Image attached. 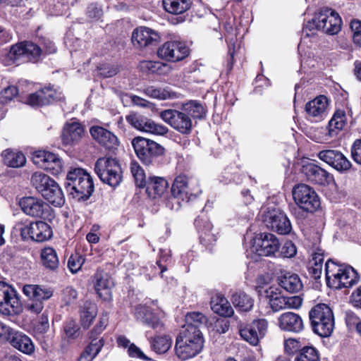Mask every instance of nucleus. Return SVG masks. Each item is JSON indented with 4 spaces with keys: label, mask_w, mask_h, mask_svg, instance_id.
<instances>
[{
    "label": "nucleus",
    "mask_w": 361,
    "mask_h": 361,
    "mask_svg": "<svg viewBox=\"0 0 361 361\" xmlns=\"http://www.w3.org/2000/svg\"><path fill=\"white\" fill-rule=\"evenodd\" d=\"M324 262V255L319 252H315L312 255L307 265V271L310 278L318 280L321 278L322 267Z\"/></svg>",
    "instance_id": "49530a36"
},
{
    "label": "nucleus",
    "mask_w": 361,
    "mask_h": 361,
    "mask_svg": "<svg viewBox=\"0 0 361 361\" xmlns=\"http://www.w3.org/2000/svg\"><path fill=\"white\" fill-rule=\"evenodd\" d=\"M131 145L140 162L146 166H159L165 154V148L153 140L136 136Z\"/></svg>",
    "instance_id": "20e7f679"
},
{
    "label": "nucleus",
    "mask_w": 361,
    "mask_h": 361,
    "mask_svg": "<svg viewBox=\"0 0 361 361\" xmlns=\"http://www.w3.org/2000/svg\"><path fill=\"white\" fill-rule=\"evenodd\" d=\"M351 157L353 161L361 165V139H356L351 147Z\"/></svg>",
    "instance_id": "338daca9"
},
{
    "label": "nucleus",
    "mask_w": 361,
    "mask_h": 361,
    "mask_svg": "<svg viewBox=\"0 0 361 361\" xmlns=\"http://www.w3.org/2000/svg\"><path fill=\"white\" fill-rule=\"evenodd\" d=\"M109 322V318L107 314L102 315L99 322L96 324V325L93 327V329L89 332L88 338H95L99 339L100 334L103 332V331L106 329Z\"/></svg>",
    "instance_id": "680f3d73"
},
{
    "label": "nucleus",
    "mask_w": 361,
    "mask_h": 361,
    "mask_svg": "<svg viewBox=\"0 0 361 361\" xmlns=\"http://www.w3.org/2000/svg\"><path fill=\"white\" fill-rule=\"evenodd\" d=\"M277 253L283 258H292L297 254V247L291 240H286Z\"/></svg>",
    "instance_id": "e2e57ef3"
},
{
    "label": "nucleus",
    "mask_w": 361,
    "mask_h": 361,
    "mask_svg": "<svg viewBox=\"0 0 361 361\" xmlns=\"http://www.w3.org/2000/svg\"><path fill=\"white\" fill-rule=\"evenodd\" d=\"M169 187L167 180L159 176H149L147 178L146 185H145V192L149 198L155 199L161 197Z\"/></svg>",
    "instance_id": "f704fd0d"
},
{
    "label": "nucleus",
    "mask_w": 361,
    "mask_h": 361,
    "mask_svg": "<svg viewBox=\"0 0 361 361\" xmlns=\"http://www.w3.org/2000/svg\"><path fill=\"white\" fill-rule=\"evenodd\" d=\"M135 316L156 332H161L165 329V324L161 319L160 313L154 312L147 305H137L135 308Z\"/></svg>",
    "instance_id": "bb28decb"
},
{
    "label": "nucleus",
    "mask_w": 361,
    "mask_h": 361,
    "mask_svg": "<svg viewBox=\"0 0 361 361\" xmlns=\"http://www.w3.org/2000/svg\"><path fill=\"white\" fill-rule=\"evenodd\" d=\"M1 287L6 288L3 290L4 300L1 303V314L13 316L20 314L22 307L16 290L3 281H1Z\"/></svg>",
    "instance_id": "c85d7f7f"
},
{
    "label": "nucleus",
    "mask_w": 361,
    "mask_h": 361,
    "mask_svg": "<svg viewBox=\"0 0 361 361\" xmlns=\"http://www.w3.org/2000/svg\"><path fill=\"white\" fill-rule=\"evenodd\" d=\"M126 121L134 128L154 135H164L169 129L164 125L156 123L154 121L137 112H130L126 116Z\"/></svg>",
    "instance_id": "aec40b11"
},
{
    "label": "nucleus",
    "mask_w": 361,
    "mask_h": 361,
    "mask_svg": "<svg viewBox=\"0 0 361 361\" xmlns=\"http://www.w3.org/2000/svg\"><path fill=\"white\" fill-rule=\"evenodd\" d=\"M191 53L190 48L183 41L169 40L163 43L157 51V56L167 62L176 63L187 59Z\"/></svg>",
    "instance_id": "4468645a"
},
{
    "label": "nucleus",
    "mask_w": 361,
    "mask_h": 361,
    "mask_svg": "<svg viewBox=\"0 0 361 361\" xmlns=\"http://www.w3.org/2000/svg\"><path fill=\"white\" fill-rule=\"evenodd\" d=\"M145 67L149 73L159 75H166L169 71V65L160 61H147Z\"/></svg>",
    "instance_id": "052dcab7"
},
{
    "label": "nucleus",
    "mask_w": 361,
    "mask_h": 361,
    "mask_svg": "<svg viewBox=\"0 0 361 361\" xmlns=\"http://www.w3.org/2000/svg\"><path fill=\"white\" fill-rule=\"evenodd\" d=\"M130 172L134 178L136 187L139 188H144L145 185H146L147 179L146 178V174L144 169L136 161H131Z\"/></svg>",
    "instance_id": "603ef678"
},
{
    "label": "nucleus",
    "mask_w": 361,
    "mask_h": 361,
    "mask_svg": "<svg viewBox=\"0 0 361 361\" xmlns=\"http://www.w3.org/2000/svg\"><path fill=\"white\" fill-rule=\"evenodd\" d=\"M268 329V322L266 319L260 318L253 319L250 323H240L238 325V331L244 341L253 346H256L263 338Z\"/></svg>",
    "instance_id": "dca6fc26"
},
{
    "label": "nucleus",
    "mask_w": 361,
    "mask_h": 361,
    "mask_svg": "<svg viewBox=\"0 0 361 361\" xmlns=\"http://www.w3.org/2000/svg\"><path fill=\"white\" fill-rule=\"evenodd\" d=\"M63 99L61 92L55 88L54 85L49 83L40 87L35 92L28 94L23 102L32 107L41 108L50 106Z\"/></svg>",
    "instance_id": "9b49d317"
},
{
    "label": "nucleus",
    "mask_w": 361,
    "mask_h": 361,
    "mask_svg": "<svg viewBox=\"0 0 361 361\" xmlns=\"http://www.w3.org/2000/svg\"><path fill=\"white\" fill-rule=\"evenodd\" d=\"M350 302L354 307L361 310V286L353 291L350 296Z\"/></svg>",
    "instance_id": "774afa93"
},
{
    "label": "nucleus",
    "mask_w": 361,
    "mask_h": 361,
    "mask_svg": "<svg viewBox=\"0 0 361 361\" xmlns=\"http://www.w3.org/2000/svg\"><path fill=\"white\" fill-rule=\"evenodd\" d=\"M263 222L269 231L279 235H288L292 231L287 214L279 207H268L263 215Z\"/></svg>",
    "instance_id": "ddd939ff"
},
{
    "label": "nucleus",
    "mask_w": 361,
    "mask_h": 361,
    "mask_svg": "<svg viewBox=\"0 0 361 361\" xmlns=\"http://www.w3.org/2000/svg\"><path fill=\"white\" fill-rule=\"evenodd\" d=\"M231 302L237 311L250 312L254 306V299L243 291L236 292L232 295Z\"/></svg>",
    "instance_id": "79ce46f5"
},
{
    "label": "nucleus",
    "mask_w": 361,
    "mask_h": 361,
    "mask_svg": "<svg viewBox=\"0 0 361 361\" xmlns=\"http://www.w3.org/2000/svg\"><path fill=\"white\" fill-rule=\"evenodd\" d=\"M40 264L43 268L49 271L56 272L60 265L59 258L56 249L51 246H45L42 248L39 253Z\"/></svg>",
    "instance_id": "72a5a7b5"
},
{
    "label": "nucleus",
    "mask_w": 361,
    "mask_h": 361,
    "mask_svg": "<svg viewBox=\"0 0 361 361\" xmlns=\"http://www.w3.org/2000/svg\"><path fill=\"white\" fill-rule=\"evenodd\" d=\"M211 308L214 312L224 317H231L234 314L230 302L224 296H216V298H212Z\"/></svg>",
    "instance_id": "37998d69"
},
{
    "label": "nucleus",
    "mask_w": 361,
    "mask_h": 361,
    "mask_svg": "<svg viewBox=\"0 0 361 361\" xmlns=\"http://www.w3.org/2000/svg\"><path fill=\"white\" fill-rule=\"evenodd\" d=\"M326 285L331 289L351 288L360 280L357 271L350 265L329 259L325 263Z\"/></svg>",
    "instance_id": "f03ea898"
},
{
    "label": "nucleus",
    "mask_w": 361,
    "mask_h": 361,
    "mask_svg": "<svg viewBox=\"0 0 361 361\" xmlns=\"http://www.w3.org/2000/svg\"><path fill=\"white\" fill-rule=\"evenodd\" d=\"M97 306L90 300H85L80 307V323L84 329H87L92 325L97 315Z\"/></svg>",
    "instance_id": "4c0bfd02"
},
{
    "label": "nucleus",
    "mask_w": 361,
    "mask_h": 361,
    "mask_svg": "<svg viewBox=\"0 0 361 361\" xmlns=\"http://www.w3.org/2000/svg\"><path fill=\"white\" fill-rule=\"evenodd\" d=\"M133 46L138 49L157 47L161 42V35L159 32L146 27H135L131 35Z\"/></svg>",
    "instance_id": "5701e85b"
},
{
    "label": "nucleus",
    "mask_w": 361,
    "mask_h": 361,
    "mask_svg": "<svg viewBox=\"0 0 361 361\" xmlns=\"http://www.w3.org/2000/svg\"><path fill=\"white\" fill-rule=\"evenodd\" d=\"M85 261V259L83 255L78 252H75L70 255L68 259L67 267L72 274H75L80 270Z\"/></svg>",
    "instance_id": "13d9d810"
},
{
    "label": "nucleus",
    "mask_w": 361,
    "mask_h": 361,
    "mask_svg": "<svg viewBox=\"0 0 361 361\" xmlns=\"http://www.w3.org/2000/svg\"><path fill=\"white\" fill-rule=\"evenodd\" d=\"M42 197L54 207H61L65 203L63 192L55 180Z\"/></svg>",
    "instance_id": "c03bdc74"
},
{
    "label": "nucleus",
    "mask_w": 361,
    "mask_h": 361,
    "mask_svg": "<svg viewBox=\"0 0 361 361\" xmlns=\"http://www.w3.org/2000/svg\"><path fill=\"white\" fill-rule=\"evenodd\" d=\"M143 92L148 97L158 99H166L171 98V92L161 87H156L154 86H148L145 87Z\"/></svg>",
    "instance_id": "bf43d9fd"
},
{
    "label": "nucleus",
    "mask_w": 361,
    "mask_h": 361,
    "mask_svg": "<svg viewBox=\"0 0 361 361\" xmlns=\"http://www.w3.org/2000/svg\"><path fill=\"white\" fill-rule=\"evenodd\" d=\"M350 35L354 46L361 49V20L353 18L349 23Z\"/></svg>",
    "instance_id": "6e6d98bb"
},
{
    "label": "nucleus",
    "mask_w": 361,
    "mask_h": 361,
    "mask_svg": "<svg viewBox=\"0 0 361 361\" xmlns=\"http://www.w3.org/2000/svg\"><path fill=\"white\" fill-rule=\"evenodd\" d=\"M19 206L26 215L33 218L42 219L49 222H51L55 218L53 208L40 198L23 197L19 201Z\"/></svg>",
    "instance_id": "9d476101"
},
{
    "label": "nucleus",
    "mask_w": 361,
    "mask_h": 361,
    "mask_svg": "<svg viewBox=\"0 0 361 361\" xmlns=\"http://www.w3.org/2000/svg\"><path fill=\"white\" fill-rule=\"evenodd\" d=\"M194 225L199 233L200 244L206 249L212 250L217 240V233L214 230L213 225L208 216L204 212H202L195 218Z\"/></svg>",
    "instance_id": "4be33fe9"
},
{
    "label": "nucleus",
    "mask_w": 361,
    "mask_h": 361,
    "mask_svg": "<svg viewBox=\"0 0 361 361\" xmlns=\"http://www.w3.org/2000/svg\"><path fill=\"white\" fill-rule=\"evenodd\" d=\"M301 171L307 180L312 184L326 186L334 183L331 173L313 162L303 164Z\"/></svg>",
    "instance_id": "a878e982"
},
{
    "label": "nucleus",
    "mask_w": 361,
    "mask_h": 361,
    "mask_svg": "<svg viewBox=\"0 0 361 361\" xmlns=\"http://www.w3.org/2000/svg\"><path fill=\"white\" fill-rule=\"evenodd\" d=\"M280 247L279 238L271 233H259L253 238L252 247L259 256L276 257Z\"/></svg>",
    "instance_id": "6ab92c4d"
},
{
    "label": "nucleus",
    "mask_w": 361,
    "mask_h": 361,
    "mask_svg": "<svg viewBox=\"0 0 361 361\" xmlns=\"http://www.w3.org/2000/svg\"><path fill=\"white\" fill-rule=\"evenodd\" d=\"M318 158L339 172H345L350 169L351 162L339 150L323 149L317 154Z\"/></svg>",
    "instance_id": "cd10ccee"
},
{
    "label": "nucleus",
    "mask_w": 361,
    "mask_h": 361,
    "mask_svg": "<svg viewBox=\"0 0 361 361\" xmlns=\"http://www.w3.org/2000/svg\"><path fill=\"white\" fill-rule=\"evenodd\" d=\"M312 331L320 337L331 336L334 327V317L331 307L324 303H318L309 312Z\"/></svg>",
    "instance_id": "423d86ee"
},
{
    "label": "nucleus",
    "mask_w": 361,
    "mask_h": 361,
    "mask_svg": "<svg viewBox=\"0 0 361 361\" xmlns=\"http://www.w3.org/2000/svg\"><path fill=\"white\" fill-rule=\"evenodd\" d=\"M71 123H66L63 127L61 138L66 145H73L78 143L85 134L84 126L73 118Z\"/></svg>",
    "instance_id": "7c9ffc66"
},
{
    "label": "nucleus",
    "mask_w": 361,
    "mask_h": 361,
    "mask_svg": "<svg viewBox=\"0 0 361 361\" xmlns=\"http://www.w3.org/2000/svg\"><path fill=\"white\" fill-rule=\"evenodd\" d=\"M278 288L270 286L265 290L266 297L269 298V303L274 312H279L286 306V298L277 293Z\"/></svg>",
    "instance_id": "09e8293b"
},
{
    "label": "nucleus",
    "mask_w": 361,
    "mask_h": 361,
    "mask_svg": "<svg viewBox=\"0 0 361 361\" xmlns=\"http://www.w3.org/2000/svg\"><path fill=\"white\" fill-rule=\"evenodd\" d=\"M18 94V89L16 86L10 85L1 91V104L11 101Z\"/></svg>",
    "instance_id": "0e129e2a"
},
{
    "label": "nucleus",
    "mask_w": 361,
    "mask_h": 361,
    "mask_svg": "<svg viewBox=\"0 0 361 361\" xmlns=\"http://www.w3.org/2000/svg\"><path fill=\"white\" fill-rule=\"evenodd\" d=\"M347 123L348 118L345 109L336 108L326 126L327 135L331 137H336L344 129Z\"/></svg>",
    "instance_id": "473e14b6"
},
{
    "label": "nucleus",
    "mask_w": 361,
    "mask_h": 361,
    "mask_svg": "<svg viewBox=\"0 0 361 361\" xmlns=\"http://www.w3.org/2000/svg\"><path fill=\"white\" fill-rule=\"evenodd\" d=\"M296 204L302 210L314 213L321 207L320 198L316 191L305 183L295 185L292 190Z\"/></svg>",
    "instance_id": "f8f14e48"
},
{
    "label": "nucleus",
    "mask_w": 361,
    "mask_h": 361,
    "mask_svg": "<svg viewBox=\"0 0 361 361\" xmlns=\"http://www.w3.org/2000/svg\"><path fill=\"white\" fill-rule=\"evenodd\" d=\"M171 192L178 202H188L192 194L189 192L188 177L185 175L178 176L172 184Z\"/></svg>",
    "instance_id": "e433bc0d"
},
{
    "label": "nucleus",
    "mask_w": 361,
    "mask_h": 361,
    "mask_svg": "<svg viewBox=\"0 0 361 361\" xmlns=\"http://www.w3.org/2000/svg\"><path fill=\"white\" fill-rule=\"evenodd\" d=\"M23 293L29 300L25 304V309L31 313L38 314L44 309V302L53 296L54 290L43 285L25 284Z\"/></svg>",
    "instance_id": "1a4fd4ad"
},
{
    "label": "nucleus",
    "mask_w": 361,
    "mask_h": 361,
    "mask_svg": "<svg viewBox=\"0 0 361 361\" xmlns=\"http://www.w3.org/2000/svg\"><path fill=\"white\" fill-rule=\"evenodd\" d=\"M181 110H184L190 118H201L205 115L203 106L197 101H190L183 104Z\"/></svg>",
    "instance_id": "864d4df0"
},
{
    "label": "nucleus",
    "mask_w": 361,
    "mask_h": 361,
    "mask_svg": "<svg viewBox=\"0 0 361 361\" xmlns=\"http://www.w3.org/2000/svg\"><path fill=\"white\" fill-rule=\"evenodd\" d=\"M329 106L328 98L323 94L316 97L309 101L305 107L307 119L312 122H319L326 116V112Z\"/></svg>",
    "instance_id": "c756f323"
},
{
    "label": "nucleus",
    "mask_w": 361,
    "mask_h": 361,
    "mask_svg": "<svg viewBox=\"0 0 361 361\" xmlns=\"http://www.w3.org/2000/svg\"><path fill=\"white\" fill-rule=\"evenodd\" d=\"M161 118L174 130L183 135L190 134L192 129V121L184 110L166 109L160 113Z\"/></svg>",
    "instance_id": "f3484780"
},
{
    "label": "nucleus",
    "mask_w": 361,
    "mask_h": 361,
    "mask_svg": "<svg viewBox=\"0 0 361 361\" xmlns=\"http://www.w3.org/2000/svg\"><path fill=\"white\" fill-rule=\"evenodd\" d=\"M279 286L286 291L296 293L303 288L300 278L296 274L284 271L278 279Z\"/></svg>",
    "instance_id": "c9c22d12"
},
{
    "label": "nucleus",
    "mask_w": 361,
    "mask_h": 361,
    "mask_svg": "<svg viewBox=\"0 0 361 361\" xmlns=\"http://www.w3.org/2000/svg\"><path fill=\"white\" fill-rule=\"evenodd\" d=\"M294 361H320V354L314 346H305L302 352L294 357Z\"/></svg>",
    "instance_id": "5fc2aeb1"
},
{
    "label": "nucleus",
    "mask_w": 361,
    "mask_h": 361,
    "mask_svg": "<svg viewBox=\"0 0 361 361\" xmlns=\"http://www.w3.org/2000/svg\"><path fill=\"white\" fill-rule=\"evenodd\" d=\"M186 328L185 329H195L196 331H200V326L207 322L206 317L200 312H188L185 315Z\"/></svg>",
    "instance_id": "3c124183"
},
{
    "label": "nucleus",
    "mask_w": 361,
    "mask_h": 361,
    "mask_svg": "<svg viewBox=\"0 0 361 361\" xmlns=\"http://www.w3.org/2000/svg\"><path fill=\"white\" fill-rule=\"evenodd\" d=\"M32 162L39 168L53 176H57L63 170V162L59 156L53 152L39 149L32 154Z\"/></svg>",
    "instance_id": "a211bd4d"
},
{
    "label": "nucleus",
    "mask_w": 361,
    "mask_h": 361,
    "mask_svg": "<svg viewBox=\"0 0 361 361\" xmlns=\"http://www.w3.org/2000/svg\"><path fill=\"white\" fill-rule=\"evenodd\" d=\"M81 327L73 318L63 322L61 329V338L68 343L75 342L81 337Z\"/></svg>",
    "instance_id": "58836bf2"
},
{
    "label": "nucleus",
    "mask_w": 361,
    "mask_h": 361,
    "mask_svg": "<svg viewBox=\"0 0 361 361\" xmlns=\"http://www.w3.org/2000/svg\"><path fill=\"white\" fill-rule=\"evenodd\" d=\"M43 60L42 47L32 41L24 40L13 44L1 56V63L6 66L29 62L37 63Z\"/></svg>",
    "instance_id": "7ed1b4c3"
},
{
    "label": "nucleus",
    "mask_w": 361,
    "mask_h": 361,
    "mask_svg": "<svg viewBox=\"0 0 361 361\" xmlns=\"http://www.w3.org/2000/svg\"><path fill=\"white\" fill-rule=\"evenodd\" d=\"M92 137L109 154H116L120 145L118 137L99 126H93L90 128Z\"/></svg>",
    "instance_id": "393cba45"
},
{
    "label": "nucleus",
    "mask_w": 361,
    "mask_h": 361,
    "mask_svg": "<svg viewBox=\"0 0 361 361\" xmlns=\"http://www.w3.org/2000/svg\"><path fill=\"white\" fill-rule=\"evenodd\" d=\"M306 345H303L302 343L298 339L295 338H288L284 342L285 352L292 356L296 357L298 354L302 352V350Z\"/></svg>",
    "instance_id": "4d7b16f0"
},
{
    "label": "nucleus",
    "mask_w": 361,
    "mask_h": 361,
    "mask_svg": "<svg viewBox=\"0 0 361 361\" xmlns=\"http://www.w3.org/2000/svg\"><path fill=\"white\" fill-rule=\"evenodd\" d=\"M317 23L315 18L312 20H310L305 24L302 28V35L305 37H314L317 34V30L321 29L317 28Z\"/></svg>",
    "instance_id": "69168bd1"
},
{
    "label": "nucleus",
    "mask_w": 361,
    "mask_h": 361,
    "mask_svg": "<svg viewBox=\"0 0 361 361\" xmlns=\"http://www.w3.org/2000/svg\"><path fill=\"white\" fill-rule=\"evenodd\" d=\"M31 184L42 195L51 187L54 180L42 172H35L31 177Z\"/></svg>",
    "instance_id": "a18cd8bd"
},
{
    "label": "nucleus",
    "mask_w": 361,
    "mask_h": 361,
    "mask_svg": "<svg viewBox=\"0 0 361 361\" xmlns=\"http://www.w3.org/2000/svg\"><path fill=\"white\" fill-rule=\"evenodd\" d=\"M68 196L78 202L90 199L94 191V184L90 173L80 167H71L64 183Z\"/></svg>",
    "instance_id": "f257e3e1"
},
{
    "label": "nucleus",
    "mask_w": 361,
    "mask_h": 361,
    "mask_svg": "<svg viewBox=\"0 0 361 361\" xmlns=\"http://www.w3.org/2000/svg\"><path fill=\"white\" fill-rule=\"evenodd\" d=\"M94 170L98 178L104 183L116 188L123 181V171L116 158L104 156L97 159Z\"/></svg>",
    "instance_id": "0eeeda50"
},
{
    "label": "nucleus",
    "mask_w": 361,
    "mask_h": 361,
    "mask_svg": "<svg viewBox=\"0 0 361 361\" xmlns=\"http://www.w3.org/2000/svg\"><path fill=\"white\" fill-rule=\"evenodd\" d=\"M317 28L329 35L337 34L341 30L342 20L338 13L329 8H322L315 16Z\"/></svg>",
    "instance_id": "412c9836"
},
{
    "label": "nucleus",
    "mask_w": 361,
    "mask_h": 361,
    "mask_svg": "<svg viewBox=\"0 0 361 361\" xmlns=\"http://www.w3.org/2000/svg\"><path fill=\"white\" fill-rule=\"evenodd\" d=\"M13 231L18 233L21 240L25 242L43 243L51 239L53 235L51 226L43 221H20L13 227Z\"/></svg>",
    "instance_id": "6e6552de"
},
{
    "label": "nucleus",
    "mask_w": 361,
    "mask_h": 361,
    "mask_svg": "<svg viewBox=\"0 0 361 361\" xmlns=\"http://www.w3.org/2000/svg\"><path fill=\"white\" fill-rule=\"evenodd\" d=\"M241 176L240 167L235 164H231L223 170L221 181L224 182L226 184L231 183L238 184L241 180Z\"/></svg>",
    "instance_id": "8fccbe9b"
},
{
    "label": "nucleus",
    "mask_w": 361,
    "mask_h": 361,
    "mask_svg": "<svg viewBox=\"0 0 361 361\" xmlns=\"http://www.w3.org/2000/svg\"><path fill=\"white\" fill-rule=\"evenodd\" d=\"M204 342L201 331L185 329L176 338V354L183 360L192 358L202 350Z\"/></svg>",
    "instance_id": "39448f33"
},
{
    "label": "nucleus",
    "mask_w": 361,
    "mask_h": 361,
    "mask_svg": "<svg viewBox=\"0 0 361 361\" xmlns=\"http://www.w3.org/2000/svg\"><path fill=\"white\" fill-rule=\"evenodd\" d=\"M279 328L285 331L300 333L304 329V323L301 317L295 312H286L281 314L279 319Z\"/></svg>",
    "instance_id": "2f4dec72"
},
{
    "label": "nucleus",
    "mask_w": 361,
    "mask_h": 361,
    "mask_svg": "<svg viewBox=\"0 0 361 361\" xmlns=\"http://www.w3.org/2000/svg\"><path fill=\"white\" fill-rule=\"evenodd\" d=\"M1 157L4 164L8 167L20 168L26 163V157L20 151L6 149L1 153Z\"/></svg>",
    "instance_id": "a19ab883"
},
{
    "label": "nucleus",
    "mask_w": 361,
    "mask_h": 361,
    "mask_svg": "<svg viewBox=\"0 0 361 361\" xmlns=\"http://www.w3.org/2000/svg\"><path fill=\"white\" fill-rule=\"evenodd\" d=\"M162 4L164 10L171 14H183L190 8L194 12L192 0H162Z\"/></svg>",
    "instance_id": "ea45409f"
},
{
    "label": "nucleus",
    "mask_w": 361,
    "mask_h": 361,
    "mask_svg": "<svg viewBox=\"0 0 361 361\" xmlns=\"http://www.w3.org/2000/svg\"><path fill=\"white\" fill-rule=\"evenodd\" d=\"M92 280L94 290L98 296L104 301H111L114 283L109 273L99 267L92 276Z\"/></svg>",
    "instance_id": "b1692460"
},
{
    "label": "nucleus",
    "mask_w": 361,
    "mask_h": 361,
    "mask_svg": "<svg viewBox=\"0 0 361 361\" xmlns=\"http://www.w3.org/2000/svg\"><path fill=\"white\" fill-rule=\"evenodd\" d=\"M1 339L25 355H31L35 353V345L28 336L3 324H1Z\"/></svg>",
    "instance_id": "2eb2a0df"
},
{
    "label": "nucleus",
    "mask_w": 361,
    "mask_h": 361,
    "mask_svg": "<svg viewBox=\"0 0 361 361\" xmlns=\"http://www.w3.org/2000/svg\"><path fill=\"white\" fill-rule=\"evenodd\" d=\"M152 350L157 354L166 353L171 347L172 339L169 335L155 336L149 338Z\"/></svg>",
    "instance_id": "de8ad7c7"
}]
</instances>
